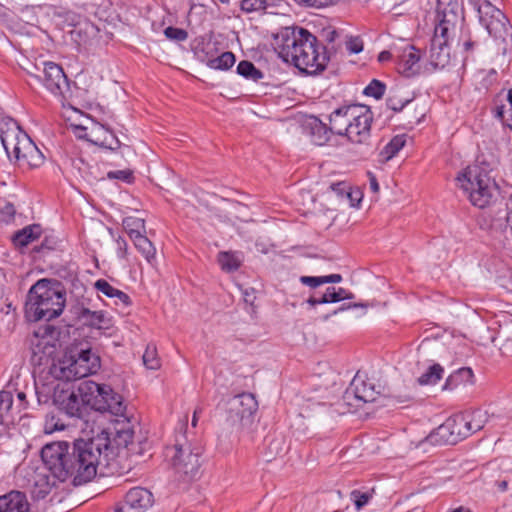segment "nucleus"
<instances>
[{
  "label": "nucleus",
  "mask_w": 512,
  "mask_h": 512,
  "mask_svg": "<svg viewBox=\"0 0 512 512\" xmlns=\"http://www.w3.org/2000/svg\"><path fill=\"white\" fill-rule=\"evenodd\" d=\"M50 15V11H45L41 6L25 7L21 11L20 19L26 24L39 27L41 25L40 16Z\"/></svg>",
  "instance_id": "36"
},
{
  "label": "nucleus",
  "mask_w": 512,
  "mask_h": 512,
  "mask_svg": "<svg viewBox=\"0 0 512 512\" xmlns=\"http://www.w3.org/2000/svg\"><path fill=\"white\" fill-rule=\"evenodd\" d=\"M436 19H443L449 25H457L463 19V8L459 0H437Z\"/></svg>",
  "instance_id": "19"
},
{
  "label": "nucleus",
  "mask_w": 512,
  "mask_h": 512,
  "mask_svg": "<svg viewBox=\"0 0 512 512\" xmlns=\"http://www.w3.org/2000/svg\"><path fill=\"white\" fill-rule=\"evenodd\" d=\"M35 393L39 404H47L50 400L54 402V397L58 396L56 387L52 384H35Z\"/></svg>",
  "instance_id": "42"
},
{
  "label": "nucleus",
  "mask_w": 512,
  "mask_h": 512,
  "mask_svg": "<svg viewBox=\"0 0 512 512\" xmlns=\"http://www.w3.org/2000/svg\"><path fill=\"white\" fill-rule=\"evenodd\" d=\"M336 298H337V302H340V301L346 300V299H353L354 295H353V293L349 292L348 290L339 287V288H336Z\"/></svg>",
  "instance_id": "62"
},
{
  "label": "nucleus",
  "mask_w": 512,
  "mask_h": 512,
  "mask_svg": "<svg viewBox=\"0 0 512 512\" xmlns=\"http://www.w3.org/2000/svg\"><path fill=\"white\" fill-rule=\"evenodd\" d=\"M258 409V402L253 394L241 393L227 402V421L237 429L250 425Z\"/></svg>",
  "instance_id": "10"
},
{
  "label": "nucleus",
  "mask_w": 512,
  "mask_h": 512,
  "mask_svg": "<svg viewBox=\"0 0 512 512\" xmlns=\"http://www.w3.org/2000/svg\"><path fill=\"white\" fill-rule=\"evenodd\" d=\"M372 498V492H362L360 490H352L350 493V499L353 501L357 511L361 510Z\"/></svg>",
  "instance_id": "48"
},
{
  "label": "nucleus",
  "mask_w": 512,
  "mask_h": 512,
  "mask_svg": "<svg viewBox=\"0 0 512 512\" xmlns=\"http://www.w3.org/2000/svg\"><path fill=\"white\" fill-rule=\"evenodd\" d=\"M81 402L82 400H79V397L75 392L62 390L58 396L54 397V404L70 417L80 418L82 416Z\"/></svg>",
  "instance_id": "22"
},
{
  "label": "nucleus",
  "mask_w": 512,
  "mask_h": 512,
  "mask_svg": "<svg viewBox=\"0 0 512 512\" xmlns=\"http://www.w3.org/2000/svg\"><path fill=\"white\" fill-rule=\"evenodd\" d=\"M122 225L130 239L134 238V236L146 233L145 221L142 218L134 216L125 217L122 221Z\"/></svg>",
  "instance_id": "35"
},
{
  "label": "nucleus",
  "mask_w": 512,
  "mask_h": 512,
  "mask_svg": "<svg viewBox=\"0 0 512 512\" xmlns=\"http://www.w3.org/2000/svg\"><path fill=\"white\" fill-rule=\"evenodd\" d=\"M218 263L221 269L226 272L236 271L240 267V260L231 252H220L218 254Z\"/></svg>",
  "instance_id": "43"
},
{
  "label": "nucleus",
  "mask_w": 512,
  "mask_h": 512,
  "mask_svg": "<svg viewBox=\"0 0 512 512\" xmlns=\"http://www.w3.org/2000/svg\"><path fill=\"white\" fill-rule=\"evenodd\" d=\"M55 328L46 324L39 327L33 334L31 344V362L34 365L47 364L56 351V346L52 342Z\"/></svg>",
  "instance_id": "11"
},
{
  "label": "nucleus",
  "mask_w": 512,
  "mask_h": 512,
  "mask_svg": "<svg viewBox=\"0 0 512 512\" xmlns=\"http://www.w3.org/2000/svg\"><path fill=\"white\" fill-rule=\"evenodd\" d=\"M100 357L90 348L81 349L72 354L67 362L61 366V377L72 381L94 374L100 368Z\"/></svg>",
  "instance_id": "8"
},
{
  "label": "nucleus",
  "mask_w": 512,
  "mask_h": 512,
  "mask_svg": "<svg viewBox=\"0 0 512 512\" xmlns=\"http://www.w3.org/2000/svg\"><path fill=\"white\" fill-rule=\"evenodd\" d=\"M66 425L62 423L59 419H56L54 415L47 417L45 421V432L53 433L55 431L64 430Z\"/></svg>",
  "instance_id": "53"
},
{
  "label": "nucleus",
  "mask_w": 512,
  "mask_h": 512,
  "mask_svg": "<svg viewBox=\"0 0 512 512\" xmlns=\"http://www.w3.org/2000/svg\"><path fill=\"white\" fill-rule=\"evenodd\" d=\"M321 35L325 41L332 43L338 37V32L335 29L327 28L322 30Z\"/></svg>",
  "instance_id": "61"
},
{
  "label": "nucleus",
  "mask_w": 512,
  "mask_h": 512,
  "mask_svg": "<svg viewBox=\"0 0 512 512\" xmlns=\"http://www.w3.org/2000/svg\"><path fill=\"white\" fill-rule=\"evenodd\" d=\"M109 179H117L126 183H131L134 180L133 172L129 169L110 171L107 173Z\"/></svg>",
  "instance_id": "51"
},
{
  "label": "nucleus",
  "mask_w": 512,
  "mask_h": 512,
  "mask_svg": "<svg viewBox=\"0 0 512 512\" xmlns=\"http://www.w3.org/2000/svg\"><path fill=\"white\" fill-rule=\"evenodd\" d=\"M463 415L469 422L468 429L470 430V435L474 432L481 430L484 427L485 414L481 410L464 412Z\"/></svg>",
  "instance_id": "44"
},
{
  "label": "nucleus",
  "mask_w": 512,
  "mask_h": 512,
  "mask_svg": "<svg viewBox=\"0 0 512 512\" xmlns=\"http://www.w3.org/2000/svg\"><path fill=\"white\" fill-rule=\"evenodd\" d=\"M280 0H242L240 3L241 10L247 13L256 11H265L270 7L278 5Z\"/></svg>",
  "instance_id": "40"
},
{
  "label": "nucleus",
  "mask_w": 512,
  "mask_h": 512,
  "mask_svg": "<svg viewBox=\"0 0 512 512\" xmlns=\"http://www.w3.org/2000/svg\"><path fill=\"white\" fill-rule=\"evenodd\" d=\"M187 421L180 422L176 428L174 443L165 448V458L170 463L177 477L183 482H190L200 475L203 447L187 432Z\"/></svg>",
  "instance_id": "3"
},
{
  "label": "nucleus",
  "mask_w": 512,
  "mask_h": 512,
  "mask_svg": "<svg viewBox=\"0 0 512 512\" xmlns=\"http://www.w3.org/2000/svg\"><path fill=\"white\" fill-rule=\"evenodd\" d=\"M275 49L284 61L310 75L324 71L329 62L326 47L304 28H284L275 37Z\"/></svg>",
  "instance_id": "2"
},
{
  "label": "nucleus",
  "mask_w": 512,
  "mask_h": 512,
  "mask_svg": "<svg viewBox=\"0 0 512 512\" xmlns=\"http://www.w3.org/2000/svg\"><path fill=\"white\" fill-rule=\"evenodd\" d=\"M443 372L444 369L440 364H434L418 378V383L420 385H434L442 378Z\"/></svg>",
  "instance_id": "41"
},
{
  "label": "nucleus",
  "mask_w": 512,
  "mask_h": 512,
  "mask_svg": "<svg viewBox=\"0 0 512 512\" xmlns=\"http://www.w3.org/2000/svg\"><path fill=\"white\" fill-rule=\"evenodd\" d=\"M115 450L108 436L98 435L88 440H75L73 445L67 442H52L41 450L44 465L51 475L60 482L70 480L74 486L93 480L98 472L109 468L115 458Z\"/></svg>",
  "instance_id": "1"
},
{
  "label": "nucleus",
  "mask_w": 512,
  "mask_h": 512,
  "mask_svg": "<svg viewBox=\"0 0 512 512\" xmlns=\"http://www.w3.org/2000/svg\"><path fill=\"white\" fill-rule=\"evenodd\" d=\"M378 395L375 385L357 373L346 390L344 399L349 405L360 406V403L374 402Z\"/></svg>",
  "instance_id": "14"
},
{
  "label": "nucleus",
  "mask_w": 512,
  "mask_h": 512,
  "mask_svg": "<svg viewBox=\"0 0 512 512\" xmlns=\"http://www.w3.org/2000/svg\"><path fill=\"white\" fill-rule=\"evenodd\" d=\"M501 350L504 354H512V330L510 335L505 339L502 344Z\"/></svg>",
  "instance_id": "64"
},
{
  "label": "nucleus",
  "mask_w": 512,
  "mask_h": 512,
  "mask_svg": "<svg viewBox=\"0 0 512 512\" xmlns=\"http://www.w3.org/2000/svg\"><path fill=\"white\" fill-rule=\"evenodd\" d=\"M82 403L95 411L108 412L115 416H124L126 405L123 397L116 393L111 386L94 381H84L78 387Z\"/></svg>",
  "instance_id": "7"
},
{
  "label": "nucleus",
  "mask_w": 512,
  "mask_h": 512,
  "mask_svg": "<svg viewBox=\"0 0 512 512\" xmlns=\"http://www.w3.org/2000/svg\"><path fill=\"white\" fill-rule=\"evenodd\" d=\"M457 182L472 205L479 208L487 207L497 191L495 180L489 171L479 164L468 166L458 175Z\"/></svg>",
  "instance_id": "6"
},
{
  "label": "nucleus",
  "mask_w": 512,
  "mask_h": 512,
  "mask_svg": "<svg viewBox=\"0 0 512 512\" xmlns=\"http://www.w3.org/2000/svg\"><path fill=\"white\" fill-rule=\"evenodd\" d=\"M398 57V69L406 77H411L419 73L421 51L412 45H406L402 48Z\"/></svg>",
  "instance_id": "18"
},
{
  "label": "nucleus",
  "mask_w": 512,
  "mask_h": 512,
  "mask_svg": "<svg viewBox=\"0 0 512 512\" xmlns=\"http://www.w3.org/2000/svg\"><path fill=\"white\" fill-rule=\"evenodd\" d=\"M66 303V292L60 281L40 279L28 291L25 316L29 321H50L60 316Z\"/></svg>",
  "instance_id": "4"
},
{
  "label": "nucleus",
  "mask_w": 512,
  "mask_h": 512,
  "mask_svg": "<svg viewBox=\"0 0 512 512\" xmlns=\"http://www.w3.org/2000/svg\"><path fill=\"white\" fill-rule=\"evenodd\" d=\"M478 12L480 23L489 35L496 39H505L509 32V21L505 14L489 2L481 5Z\"/></svg>",
  "instance_id": "12"
},
{
  "label": "nucleus",
  "mask_w": 512,
  "mask_h": 512,
  "mask_svg": "<svg viewBox=\"0 0 512 512\" xmlns=\"http://www.w3.org/2000/svg\"><path fill=\"white\" fill-rule=\"evenodd\" d=\"M299 281L301 284L311 288H317L318 286L325 284L323 276H301Z\"/></svg>",
  "instance_id": "57"
},
{
  "label": "nucleus",
  "mask_w": 512,
  "mask_h": 512,
  "mask_svg": "<svg viewBox=\"0 0 512 512\" xmlns=\"http://www.w3.org/2000/svg\"><path fill=\"white\" fill-rule=\"evenodd\" d=\"M299 4H305L312 7H325L333 4L336 0H295Z\"/></svg>",
  "instance_id": "58"
},
{
  "label": "nucleus",
  "mask_w": 512,
  "mask_h": 512,
  "mask_svg": "<svg viewBox=\"0 0 512 512\" xmlns=\"http://www.w3.org/2000/svg\"><path fill=\"white\" fill-rule=\"evenodd\" d=\"M412 98L404 96L402 89L393 90L386 99L387 107L394 112H401L406 106L412 103Z\"/></svg>",
  "instance_id": "34"
},
{
  "label": "nucleus",
  "mask_w": 512,
  "mask_h": 512,
  "mask_svg": "<svg viewBox=\"0 0 512 512\" xmlns=\"http://www.w3.org/2000/svg\"><path fill=\"white\" fill-rule=\"evenodd\" d=\"M114 512H138L133 508V506L129 505L127 503V500L124 499L123 502L119 503L115 509Z\"/></svg>",
  "instance_id": "63"
},
{
  "label": "nucleus",
  "mask_w": 512,
  "mask_h": 512,
  "mask_svg": "<svg viewBox=\"0 0 512 512\" xmlns=\"http://www.w3.org/2000/svg\"><path fill=\"white\" fill-rule=\"evenodd\" d=\"M360 104L344 105L335 109L329 116V122L334 134L346 136L348 128L355 117H359L357 110Z\"/></svg>",
  "instance_id": "16"
},
{
  "label": "nucleus",
  "mask_w": 512,
  "mask_h": 512,
  "mask_svg": "<svg viewBox=\"0 0 512 512\" xmlns=\"http://www.w3.org/2000/svg\"><path fill=\"white\" fill-rule=\"evenodd\" d=\"M0 512H30V503L24 492L12 490L0 496Z\"/></svg>",
  "instance_id": "20"
},
{
  "label": "nucleus",
  "mask_w": 512,
  "mask_h": 512,
  "mask_svg": "<svg viewBox=\"0 0 512 512\" xmlns=\"http://www.w3.org/2000/svg\"><path fill=\"white\" fill-rule=\"evenodd\" d=\"M45 87L55 96L65 98L70 92V86L67 76L62 67L54 62L44 64Z\"/></svg>",
  "instance_id": "15"
},
{
  "label": "nucleus",
  "mask_w": 512,
  "mask_h": 512,
  "mask_svg": "<svg viewBox=\"0 0 512 512\" xmlns=\"http://www.w3.org/2000/svg\"><path fill=\"white\" fill-rule=\"evenodd\" d=\"M13 405V396L9 391H1L0 392V418L2 417L1 412H8Z\"/></svg>",
  "instance_id": "56"
},
{
  "label": "nucleus",
  "mask_w": 512,
  "mask_h": 512,
  "mask_svg": "<svg viewBox=\"0 0 512 512\" xmlns=\"http://www.w3.org/2000/svg\"><path fill=\"white\" fill-rule=\"evenodd\" d=\"M237 73L242 77L252 80L254 82H258L260 79L264 77V74L261 70L256 68V66L247 60L240 61L237 65Z\"/></svg>",
  "instance_id": "39"
},
{
  "label": "nucleus",
  "mask_w": 512,
  "mask_h": 512,
  "mask_svg": "<svg viewBox=\"0 0 512 512\" xmlns=\"http://www.w3.org/2000/svg\"><path fill=\"white\" fill-rule=\"evenodd\" d=\"M95 288L109 298H113L118 290L104 279L97 280L95 282Z\"/></svg>",
  "instance_id": "52"
},
{
  "label": "nucleus",
  "mask_w": 512,
  "mask_h": 512,
  "mask_svg": "<svg viewBox=\"0 0 512 512\" xmlns=\"http://www.w3.org/2000/svg\"><path fill=\"white\" fill-rule=\"evenodd\" d=\"M134 438V431L131 428H122L117 430L116 441L118 445H124L127 447L132 443Z\"/></svg>",
  "instance_id": "50"
},
{
  "label": "nucleus",
  "mask_w": 512,
  "mask_h": 512,
  "mask_svg": "<svg viewBox=\"0 0 512 512\" xmlns=\"http://www.w3.org/2000/svg\"><path fill=\"white\" fill-rule=\"evenodd\" d=\"M206 65L215 70H228L235 63V55L232 52H223L215 58H208L204 60Z\"/></svg>",
  "instance_id": "37"
},
{
  "label": "nucleus",
  "mask_w": 512,
  "mask_h": 512,
  "mask_svg": "<svg viewBox=\"0 0 512 512\" xmlns=\"http://www.w3.org/2000/svg\"><path fill=\"white\" fill-rule=\"evenodd\" d=\"M469 422L463 413L455 414L431 432L427 440L436 445H455L470 436Z\"/></svg>",
  "instance_id": "9"
},
{
  "label": "nucleus",
  "mask_w": 512,
  "mask_h": 512,
  "mask_svg": "<svg viewBox=\"0 0 512 512\" xmlns=\"http://www.w3.org/2000/svg\"><path fill=\"white\" fill-rule=\"evenodd\" d=\"M386 90V85L377 80L373 79L364 89L363 93L366 96L374 97L375 99H380L384 95Z\"/></svg>",
  "instance_id": "47"
},
{
  "label": "nucleus",
  "mask_w": 512,
  "mask_h": 512,
  "mask_svg": "<svg viewBox=\"0 0 512 512\" xmlns=\"http://www.w3.org/2000/svg\"><path fill=\"white\" fill-rule=\"evenodd\" d=\"M16 214V209L12 203H6L0 209V221L4 223H10Z\"/></svg>",
  "instance_id": "54"
},
{
  "label": "nucleus",
  "mask_w": 512,
  "mask_h": 512,
  "mask_svg": "<svg viewBox=\"0 0 512 512\" xmlns=\"http://www.w3.org/2000/svg\"><path fill=\"white\" fill-rule=\"evenodd\" d=\"M306 303L311 307H315L316 305L319 304L337 303L336 288L327 287L325 292L322 294H320L319 292H314L306 300Z\"/></svg>",
  "instance_id": "38"
},
{
  "label": "nucleus",
  "mask_w": 512,
  "mask_h": 512,
  "mask_svg": "<svg viewBox=\"0 0 512 512\" xmlns=\"http://www.w3.org/2000/svg\"><path fill=\"white\" fill-rule=\"evenodd\" d=\"M42 233V228L39 224H32L24 227L15 232L11 241L16 248H23L38 239Z\"/></svg>",
  "instance_id": "24"
},
{
  "label": "nucleus",
  "mask_w": 512,
  "mask_h": 512,
  "mask_svg": "<svg viewBox=\"0 0 512 512\" xmlns=\"http://www.w3.org/2000/svg\"><path fill=\"white\" fill-rule=\"evenodd\" d=\"M53 16L57 20V25H60L63 30L66 28L73 29L83 18L81 15L70 10H57L50 8Z\"/></svg>",
  "instance_id": "31"
},
{
  "label": "nucleus",
  "mask_w": 512,
  "mask_h": 512,
  "mask_svg": "<svg viewBox=\"0 0 512 512\" xmlns=\"http://www.w3.org/2000/svg\"><path fill=\"white\" fill-rule=\"evenodd\" d=\"M0 139L9 159L14 158L21 165L38 167L44 156L18 123L10 118H0Z\"/></svg>",
  "instance_id": "5"
},
{
  "label": "nucleus",
  "mask_w": 512,
  "mask_h": 512,
  "mask_svg": "<svg viewBox=\"0 0 512 512\" xmlns=\"http://www.w3.org/2000/svg\"><path fill=\"white\" fill-rule=\"evenodd\" d=\"M68 32L73 42L78 46H85L98 36L100 29L87 18H82L81 21Z\"/></svg>",
  "instance_id": "21"
},
{
  "label": "nucleus",
  "mask_w": 512,
  "mask_h": 512,
  "mask_svg": "<svg viewBox=\"0 0 512 512\" xmlns=\"http://www.w3.org/2000/svg\"><path fill=\"white\" fill-rule=\"evenodd\" d=\"M507 101L509 103V110L506 111L505 105H497L495 107V117L503 122H507V125L512 129V88L508 90Z\"/></svg>",
  "instance_id": "45"
},
{
  "label": "nucleus",
  "mask_w": 512,
  "mask_h": 512,
  "mask_svg": "<svg viewBox=\"0 0 512 512\" xmlns=\"http://www.w3.org/2000/svg\"><path fill=\"white\" fill-rule=\"evenodd\" d=\"M405 144L406 135L401 134L394 136L380 151V161L385 163L391 160L398 154V152L405 146Z\"/></svg>",
  "instance_id": "29"
},
{
  "label": "nucleus",
  "mask_w": 512,
  "mask_h": 512,
  "mask_svg": "<svg viewBox=\"0 0 512 512\" xmlns=\"http://www.w3.org/2000/svg\"><path fill=\"white\" fill-rule=\"evenodd\" d=\"M49 473H51V471L48 470L46 465L43 469H35L32 471L29 483L31 493L34 498H45L50 493L52 487L55 486V480L58 479L53 475L51 477Z\"/></svg>",
  "instance_id": "17"
},
{
  "label": "nucleus",
  "mask_w": 512,
  "mask_h": 512,
  "mask_svg": "<svg viewBox=\"0 0 512 512\" xmlns=\"http://www.w3.org/2000/svg\"><path fill=\"white\" fill-rule=\"evenodd\" d=\"M76 314L84 325L97 329L108 328L106 315L103 311H91L88 308L80 307L77 309Z\"/></svg>",
  "instance_id": "25"
},
{
  "label": "nucleus",
  "mask_w": 512,
  "mask_h": 512,
  "mask_svg": "<svg viewBox=\"0 0 512 512\" xmlns=\"http://www.w3.org/2000/svg\"><path fill=\"white\" fill-rule=\"evenodd\" d=\"M57 245V240L55 238H45L39 247H35L34 250L37 252H42L44 250L50 251L54 250Z\"/></svg>",
  "instance_id": "59"
},
{
  "label": "nucleus",
  "mask_w": 512,
  "mask_h": 512,
  "mask_svg": "<svg viewBox=\"0 0 512 512\" xmlns=\"http://www.w3.org/2000/svg\"><path fill=\"white\" fill-rule=\"evenodd\" d=\"M359 117L352 120L346 133L347 139L355 144H369L371 138V124L373 122V113L369 107L359 105L357 113Z\"/></svg>",
  "instance_id": "13"
},
{
  "label": "nucleus",
  "mask_w": 512,
  "mask_h": 512,
  "mask_svg": "<svg viewBox=\"0 0 512 512\" xmlns=\"http://www.w3.org/2000/svg\"><path fill=\"white\" fill-rule=\"evenodd\" d=\"M429 61L434 69H443L450 63L449 44L434 45L431 42Z\"/></svg>",
  "instance_id": "27"
},
{
  "label": "nucleus",
  "mask_w": 512,
  "mask_h": 512,
  "mask_svg": "<svg viewBox=\"0 0 512 512\" xmlns=\"http://www.w3.org/2000/svg\"><path fill=\"white\" fill-rule=\"evenodd\" d=\"M95 139L92 140L95 144L108 148L110 150H116L120 147V141L115 134L106 129L103 125L93 131Z\"/></svg>",
  "instance_id": "28"
},
{
  "label": "nucleus",
  "mask_w": 512,
  "mask_h": 512,
  "mask_svg": "<svg viewBox=\"0 0 512 512\" xmlns=\"http://www.w3.org/2000/svg\"><path fill=\"white\" fill-rule=\"evenodd\" d=\"M131 240L133 241L135 248L143 255V257L149 263H152L155 259L156 249L153 243L147 238L146 233L134 236Z\"/></svg>",
  "instance_id": "33"
},
{
  "label": "nucleus",
  "mask_w": 512,
  "mask_h": 512,
  "mask_svg": "<svg viewBox=\"0 0 512 512\" xmlns=\"http://www.w3.org/2000/svg\"><path fill=\"white\" fill-rule=\"evenodd\" d=\"M164 35L172 41L182 42L188 38V33L182 28L169 26L164 30Z\"/></svg>",
  "instance_id": "49"
},
{
  "label": "nucleus",
  "mask_w": 512,
  "mask_h": 512,
  "mask_svg": "<svg viewBox=\"0 0 512 512\" xmlns=\"http://www.w3.org/2000/svg\"><path fill=\"white\" fill-rule=\"evenodd\" d=\"M124 499L127 500V503L133 506V508L138 512H143L154 503L153 494L143 487H134L130 489L126 493Z\"/></svg>",
  "instance_id": "23"
},
{
  "label": "nucleus",
  "mask_w": 512,
  "mask_h": 512,
  "mask_svg": "<svg viewBox=\"0 0 512 512\" xmlns=\"http://www.w3.org/2000/svg\"><path fill=\"white\" fill-rule=\"evenodd\" d=\"M311 140L315 145L322 146L326 144L333 133L331 126L321 122L318 118L312 117L309 122Z\"/></svg>",
  "instance_id": "26"
},
{
  "label": "nucleus",
  "mask_w": 512,
  "mask_h": 512,
  "mask_svg": "<svg viewBox=\"0 0 512 512\" xmlns=\"http://www.w3.org/2000/svg\"><path fill=\"white\" fill-rule=\"evenodd\" d=\"M142 359L148 369L156 370L160 368V359L158 358L157 349L154 345H147Z\"/></svg>",
  "instance_id": "46"
},
{
  "label": "nucleus",
  "mask_w": 512,
  "mask_h": 512,
  "mask_svg": "<svg viewBox=\"0 0 512 512\" xmlns=\"http://www.w3.org/2000/svg\"><path fill=\"white\" fill-rule=\"evenodd\" d=\"M436 21L437 24L431 42H434V45L437 46L448 44L450 35L455 32L456 25L446 24L443 19H436Z\"/></svg>",
  "instance_id": "32"
},
{
  "label": "nucleus",
  "mask_w": 512,
  "mask_h": 512,
  "mask_svg": "<svg viewBox=\"0 0 512 512\" xmlns=\"http://www.w3.org/2000/svg\"><path fill=\"white\" fill-rule=\"evenodd\" d=\"M474 373L471 368L463 367L452 373L446 380L444 385L445 389H454L459 385H465L472 383Z\"/></svg>",
  "instance_id": "30"
},
{
  "label": "nucleus",
  "mask_w": 512,
  "mask_h": 512,
  "mask_svg": "<svg viewBox=\"0 0 512 512\" xmlns=\"http://www.w3.org/2000/svg\"><path fill=\"white\" fill-rule=\"evenodd\" d=\"M113 298L117 299L116 303L120 302L125 307L130 306L132 303L129 295L119 289L117 290L116 295Z\"/></svg>",
  "instance_id": "60"
},
{
  "label": "nucleus",
  "mask_w": 512,
  "mask_h": 512,
  "mask_svg": "<svg viewBox=\"0 0 512 512\" xmlns=\"http://www.w3.org/2000/svg\"><path fill=\"white\" fill-rule=\"evenodd\" d=\"M364 44L360 37H350L346 41V49L351 54H358L363 50Z\"/></svg>",
  "instance_id": "55"
}]
</instances>
